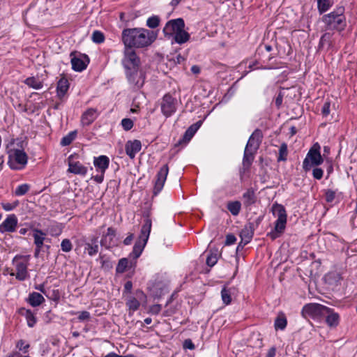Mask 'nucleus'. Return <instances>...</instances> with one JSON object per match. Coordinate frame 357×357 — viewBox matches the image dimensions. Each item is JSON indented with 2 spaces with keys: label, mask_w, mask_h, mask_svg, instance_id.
<instances>
[{
  "label": "nucleus",
  "mask_w": 357,
  "mask_h": 357,
  "mask_svg": "<svg viewBox=\"0 0 357 357\" xmlns=\"http://www.w3.org/2000/svg\"><path fill=\"white\" fill-rule=\"evenodd\" d=\"M157 34L153 31L143 28L124 29L121 39L125 46L124 56L126 51H134L132 47L143 48L151 45L156 39Z\"/></svg>",
  "instance_id": "nucleus-1"
},
{
  "label": "nucleus",
  "mask_w": 357,
  "mask_h": 357,
  "mask_svg": "<svg viewBox=\"0 0 357 357\" xmlns=\"http://www.w3.org/2000/svg\"><path fill=\"white\" fill-rule=\"evenodd\" d=\"M122 63L129 83L136 89L142 88L145 81V73L139 69L140 61L135 52L126 51Z\"/></svg>",
  "instance_id": "nucleus-2"
},
{
  "label": "nucleus",
  "mask_w": 357,
  "mask_h": 357,
  "mask_svg": "<svg viewBox=\"0 0 357 357\" xmlns=\"http://www.w3.org/2000/svg\"><path fill=\"white\" fill-rule=\"evenodd\" d=\"M344 10V7L339 6L333 12L324 15L321 21L324 23L326 29L340 32L343 31L347 26Z\"/></svg>",
  "instance_id": "nucleus-3"
},
{
  "label": "nucleus",
  "mask_w": 357,
  "mask_h": 357,
  "mask_svg": "<svg viewBox=\"0 0 357 357\" xmlns=\"http://www.w3.org/2000/svg\"><path fill=\"white\" fill-rule=\"evenodd\" d=\"M272 212L274 216L278 219L275 223V227L273 231L268 234V236L275 240L278 238L284 231L287 223V213L284 207L278 204H274L272 206Z\"/></svg>",
  "instance_id": "nucleus-4"
},
{
  "label": "nucleus",
  "mask_w": 357,
  "mask_h": 357,
  "mask_svg": "<svg viewBox=\"0 0 357 357\" xmlns=\"http://www.w3.org/2000/svg\"><path fill=\"white\" fill-rule=\"evenodd\" d=\"M151 229V220L146 219L141 229L139 239L135 242L130 257L134 259H137L142 254L149 237Z\"/></svg>",
  "instance_id": "nucleus-5"
},
{
  "label": "nucleus",
  "mask_w": 357,
  "mask_h": 357,
  "mask_svg": "<svg viewBox=\"0 0 357 357\" xmlns=\"http://www.w3.org/2000/svg\"><path fill=\"white\" fill-rule=\"evenodd\" d=\"M320 149V145L315 143L308 151L303 162V169L305 172L311 170L313 167L319 166L324 162Z\"/></svg>",
  "instance_id": "nucleus-6"
},
{
  "label": "nucleus",
  "mask_w": 357,
  "mask_h": 357,
  "mask_svg": "<svg viewBox=\"0 0 357 357\" xmlns=\"http://www.w3.org/2000/svg\"><path fill=\"white\" fill-rule=\"evenodd\" d=\"M301 313L305 318L320 321L327 313V307L319 303H308L303 306Z\"/></svg>",
  "instance_id": "nucleus-7"
},
{
  "label": "nucleus",
  "mask_w": 357,
  "mask_h": 357,
  "mask_svg": "<svg viewBox=\"0 0 357 357\" xmlns=\"http://www.w3.org/2000/svg\"><path fill=\"white\" fill-rule=\"evenodd\" d=\"M9 160L8 164L10 168L13 169H17L20 167L17 165L24 167L27 163V155L26 153L20 149H10L8 151Z\"/></svg>",
  "instance_id": "nucleus-8"
},
{
  "label": "nucleus",
  "mask_w": 357,
  "mask_h": 357,
  "mask_svg": "<svg viewBox=\"0 0 357 357\" xmlns=\"http://www.w3.org/2000/svg\"><path fill=\"white\" fill-rule=\"evenodd\" d=\"M185 28V22L183 19L177 18L168 21L163 28V33L165 38H170L180 31L181 29Z\"/></svg>",
  "instance_id": "nucleus-9"
},
{
  "label": "nucleus",
  "mask_w": 357,
  "mask_h": 357,
  "mask_svg": "<svg viewBox=\"0 0 357 357\" xmlns=\"http://www.w3.org/2000/svg\"><path fill=\"white\" fill-rule=\"evenodd\" d=\"M77 52L70 53L72 68L75 71L81 72L86 68L89 63V58L87 55Z\"/></svg>",
  "instance_id": "nucleus-10"
},
{
  "label": "nucleus",
  "mask_w": 357,
  "mask_h": 357,
  "mask_svg": "<svg viewBox=\"0 0 357 357\" xmlns=\"http://www.w3.org/2000/svg\"><path fill=\"white\" fill-rule=\"evenodd\" d=\"M261 221V218L259 217L255 222H248L246 224L243 229H242L240 236L241 238V243L243 245L248 244L253 237L255 229L259 225Z\"/></svg>",
  "instance_id": "nucleus-11"
},
{
  "label": "nucleus",
  "mask_w": 357,
  "mask_h": 357,
  "mask_svg": "<svg viewBox=\"0 0 357 357\" xmlns=\"http://www.w3.org/2000/svg\"><path fill=\"white\" fill-rule=\"evenodd\" d=\"M162 113L169 117L176 110V100L169 94H165L160 103Z\"/></svg>",
  "instance_id": "nucleus-12"
},
{
  "label": "nucleus",
  "mask_w": 357,
  "mask_h": 357,
  "mask_svg": "<svg viewBox=\"0 0 357 357\" xmlns=\"http://www.w3.org/2000/svg\"><path fill=\"white\" fill-rule=\"evenodd\" d=\"M22 259V257H15L13 260L16 273H13V275H15L16 279L20 281L24 280L28 277L27 262Z\"/></svg>",
  "instance_id": "nucleus-13"
},
{
  "label": "nucleus",
  "mask_w": 357,
  "mask_h": 357,
  "mask_svg": "<svg viewBox=\"0 0 357 357\" xmlns=\"http://www.w3.org/2000/svg\"><path fill=\"white\" fill-rule=\"evenodd\" d=\"M168 172L169 167L167 164L164 165L158 172L156 175V181L155 182V186L153 190V194L155 195H156L162 190L165 182L166 181L167 176L168 175Z\"/></svg>",
  "instance_id": "nucleus-14"
},
{
  "label": "nucleus",
  "mask_w": 357,
  "mask_h": 357,
  "mask_svg": "<svg viewBox=\"0 0 357 357\" xmlns=\"http://www.w3.org/2000/svg\"><path fill=\"white\" fill-rule=\"evenodd\" d=\"M263 139V134L260 129H256L250 135L245 148L257 151L259 148Z\"/></svg>",
  "instance_id": "nucleus-15"
},
{
  "label": "nucleus",
  "mask_w": 357,
  "mask_h": 357,
  "mask_svg": "<svg viewBox=\"0 0 357 357\" xmlns=\"http://www.w3.org/2000/svg\"><path fill=\"white\" fill-rule=\"evenodd\" d=\"M73 155H70L68 158V172L74 174H79L84 176L87 173V168L81 164L79 162L73 160Z\"/></svg>",
  "instance_id": "nucleus-16"
},
{
  "label": "nucleus",
  "mask_w": 357,
  "mask_h": 357,
  "mask_svg": "<svg viewBox=\"0 0 357 357\" xmlns=\"http://www.w3.org/2000/svg\"><path fill=\"white\" fill-rule=\"evenodd\" d=\"M17 225V218L15 215H9L0 225L1 232H13Z\"/></svg>",
  "instance_id": "nucleus-17"
},
{
  "label": "nucleus",
  "mask_w": 357,
  "mask_h": 357,
  "mask_svg": "<svg viewBox=\"0 0 357 357\" xmlns=\"http://www.w3.org/2000/svg\"><path fill=\"white\" fill-rule=\"evenodd\" d=\"M202 124V121H198L195 123L191 125L185 132L183 137L182 139H181L177 144H176V146L181 145L182 144H187L190 140L192 139V137L194 136L195 132L197 131V130L200 128V126Z\"/></svg>",
  "instance_id": "nucleus-18"
},
{
  "label": "nucleus",
  "mask_w": 357,
  "mask_h": 357,
  "mask_svg": "<svg viewBox=\"0 0 357 357\" xmlns=\"http://www.w3.org/2000/svg\"><path fill=\"white\" fill-rule=\"evenodd\" d=\"M141 149V142L137 139L127 142L125 146L126 153L131 159L135 157L136 153H138Z\"/></svg>",
  "instance_id": "nucleus-19"
},
{
  "label": "nucleus",
  "mask_w": 357,
  "mask_h": 357,
  "mask_svg": "<svg viewBox=\"0 0 357 357\" xmlns=\"http://www.w3.org/2000/svg\"><path fill=\"white\" fill-rule=\"evenodd\" d=\"M98 117L97 109L89 108L86 110L81 117V123L83 126L91 125Z\"/></svg>",
  "instance_id": "nucleus-20"
},
{
  "label": "nucleus",
  "mask_w": 357,
  "mask_h": 357,
  "mask_svg": "<svg viewBox=\"0 0 357 357\" xmlns=\"http://www.w3.org/2000/svg\"><path fill=\"white\" fill-rule=\"evenodd\" d=\"M116 236V230L112 227H109L107 233L101 239V245L107 248H109L115 245L114 238Z\"/></svg>",
  "instance_id": "nucleus-21"
},
{
  "label": "nucleus",
  "mask_w": 357,
  "mask_h": 357,
  "mask_svg": "<svg viewBox=\"0 0 357 357\" xmlns=\"http://www.w3.org/2000/svg\"><path fill=\"white\" fill-rule=\"evenodd\" d=\"M324 318L329 327H336L339 324V314L331 308L327 307V313L324 314Z\"/></svg>",
  "instance_id": "nucleus-22"
},
{
  "label": "nucleus",
  "mask_w": 357,
  "mask_h": 357,
  "mask_svg": "<svg viewBox=\"0 0 357 357\" xmlns=\"http://www.w3.org/2000/svg\"><path fill=\"white\" fill-rule=\"evenodd\" d=\"M84 245L85 250L87 251L89 256H93L98 252V245L97 244L98 238L93 237L91 240V242L86 241L85 238H83L81 240Z\"/></svg>",
  "instance_id": "nucleus-23"
},
{
  "label": "nucleus",
  "mask_w": 357,
  "mask_h": 357,
  "mask_svg": "<svg viewBox=\"0 0 357 357\" xmlns=\"http://www.w3.org/2000/svg\"><path fill=\"white\" fill-rule=\"evenodd\" d=\"M93 164L98 170H100L101 173L105 174L106 169L109 167V160L106 155H100L98 158H94Z\"/></svg>",
  "instance_id": "nucleus-24"
},
{
  "label": "nucleus",
  "mask_w": 357,
  "mask_h": 357,
  "mask_svg": "<svg viewBox=\"0 0 357 357\" xmlns=\"http://www.w3.org/2000/svg\"><path fill=\"white\" fill-rule=\"evenodd\" d=\"M69 89V82L67 79L62 77L61 78L56 86L57 96L60 100H62Z\"/></svg>",
  "instance_id": "nucleus-25"
},
{
  "label": "nucleus",
  "mask_w": 357,
  "mask_h": 357,
  "mask_svg": "<svg viewBox=\"0 0 357 357\" xmlns=\"http://www.w3.org/2000/svg\"><path fill=\"white\" fill-rule=\"evenodd\" d=\"M334 33L331 32H326L324 33L319 40L318 48L319 50L324 49L327 46L328 49L333 47V36Z\"/></svg>",
  "instance_id": "nucleus-26"
},
{
  "label": "nucleus",
  "mask_w": 357,
  "mask_h": 357,
  "mask_svg": "<svg viewBox=\"0 0 357 357\" xmlns=\"http://www.w3.org/2000/svg\"><path fill=\"white\" fill-rule=\"evenodd\" d=\"M255 153L256 151H255L250 150L246 148L245 149L243 158V165L245 169H249L250 165H252L254 160V154Z\"/></svg>",
  "instance_id": "nucleus-27"
},
{
  "label": "nucleus",
  "mask_w": 357,
  "mask_h": 357,
  "mask_svg": "<svg viewBox=\"0 0 357 357\" xmlns=\"http://www.w3.org/2000/svg\"><path fill=\"white\" fill-rule=\"evenodd\" d=\"M174 41L178 44H183L190 40V34L185 31V28L181 29L173 36Z\"/></svg>",
  "instance_id": "nucleus-28"
},
{
  "label": "nucleus",
  "mask_w": 357,
  "mask_h": 357,
  "mask_svg": "<svg viewBox=\"0 0 357 357\" xmlns=\"http://www.w3.org/2000/svg\"><path fill=\"white\" fill-rule=\"evenodd\" d=\"M243 204L245 206H250L255 203L256 197L252 188H249L243 194Z\"/></svg>",
  "instance_id": "nucleus-29"
},
{
  "label": "nucleus",
  "mask_w": 357,
  "mask_h": 357,
  "mask_svg": "<svg viewBox=\"0 0 357 357\" xmlns=\"http://www.w3.org/2000/svg\"><path fill=\"white\" fill-rule=\"evenodd\" d=\"M33 237L36 247L43 248L44 241L45 240V234L40 229H35L33 230Z\"/></svg>",
  "instance_id": "nucleus-30"
},
{
  "label": "nucleus",
  "mask_w": 357,
  "mask_h": 357,
  "mask_svg": "<svg viewBox=\"0 0 357 357\" xmlns=\"http://www.w3.org/2000/svg\"><path fill=\"white\" fill-rule=\"evenodd\" d=\"M28 301L33 307L40 305L45 301L44 297L38 292H33L29 294Z\"/></svg>",
  "instance_id": "nucleus-31"
},
{
  "label": "nucleus",
  "mask_w": 357,
  "mask_h": 357,
  "mask_svg": "<svg viewBox=\"0 0 357 357\" xmlns=\"http://www.w3.org/2000/svg\"><path fill=\"white\" fill-rule=\"evenodd\" d=\"M227 208L233 215L236 216L241 211V203L239 201L229 202Z\"/></svg>",
  "instance_id": "nucleus-32"
},
{
  "label": "nucleus",
  "mask_w": 357,
  "mask_h": 357,
  "mask_svg": "<svg viewBox=\"0 0 357 357\" xmlns=\"http://www.w3.org/2000/svg\"><path fill=\"white\" fill-rule=\"evenodd\" d=\"M234 291V288L227 289L226 287H223L221 291V297L223 303L225 305H229L231 302V295Z\"/></svg>",
  "instance_id": "nucleus-33"
},
{
  "label": "nucleus",
  "mask_w": 357,
  "mask_h": 357,
  "mask_svg": "<svg viewBox=\"0 0 357 357\" xmlns=\"http://www.w3.org/2000/svg\"><path fill=\"white\" fill-rule=\"evenodd\" d=\"M24 83L34 89H40L43 87V82L37 77H30L24 80Z\"/></svg>",
  "instance_id": "nucleus-34"
},
{
  "label": "nucleus",
  "mask_w": 357,
  "mask_h": 357,
  "mask_svg": "<svg viewBox=\"0 0 357 357\" xmlns=\"http://www.w3.org/2000/svg\"><path fill=\"white\" fill-rule=\"evenodd\" d=\"M333 3L330 0H317L318 10L320 14L327 11L331 6Z\"/></svg>",
  "instance_id": "nucleus-35"
},
{
  "label": "nucleus",
  "mask_w": 357,
  "mask_h": 357,
  "mask_svg": "<svg viewBox=\"0 0 357 357\" xmlns=\"http://www.w3.org/2000/svg\"><path fill=\"white\" fill-rule=\"evenodd\" d=\"M126 305L128 307L129 310L135 311L139 308L140 303L136 298L130 296L126 300Z\"/></svg>",
  "instance_id": "nucleus-36"
},
{
  "label": "nucleus",
  "mask_w": 357,
  "mask_h": 357,
  "mask_svg": "<svg viewBox=\"0 0 357 357\" xmlns=\"http://www.w3.org/2000/svg\"><path fill=\"white\" fill-rule=\"evenodd\" d=\"M77 136V131L74 130L64 136L61 140V145L66 146L70 145Z\"/></svg>",
  "instance_id": "nucleus-37"
},
{
  "label": "nucleus",
  "mask_w": 357,
  "mask_h": 357,
  "mask_svg": "<svg viewBox=\"0 0 357 357\" xmlns=\"http://www.w3.org/2000/svg\"><path fill=\"white\" fill-rule=\"evenodd\" d=\"M287 319L284 314L278 316L275 321V328L276 330H283L287 326Z\"/></svg>",
  "instance_id": "nucleus-38"
},
{
  "label": "nucleus",
  "mask_w": 357,
  "mask_h": 357,
  "mask_svg": "<svg viewBox=\"0 0 357 357\" xmlns=\"http://www.w3.org/2000/svg\"><path fill=\"white\" fill-rule=\"evenodd\" d=\"M287 154V145L286 143H282L279 149V155L278 157V161H286Z\"/></svg>",
  "instance_id": "nucleus-39"
},
{
  "label": "nucleus",
  "mask_w": 357,
  "mask_h": 357,
  "mask_svg": "<svg viewBox=\"0 0 357 357\" xmlns=\"http://www.w3.org/2000/svg\"><path fill=\"white\" fill-rule=\"evenodd\" d=\"M91 39L93 43L100 44L105 40V36L102 32L100 31H94L92 33Z\"/></svg>",
  "instance_id": "nucleus-40"
},
{
  "label": "nucleus",
  "mask_w": 357,
  "mask_h": 357,
  "mask_svg": "<svg viewBox=\"0 0 357 357\" xmlns=\"http://www.w3.org/2000/svg\"><path fill=\"white\" fill-rule=\"evenodd\" d=\"M25 317L27 321V325L29 327H33L36 323V318L30 310H26Z\"/></svg>",
  "instance_id": "nucleus-41"
},
{
  "label": "nucleus",
  "mask_w": 357,
  "mask_h": 357,
  "mask_svg": "<svg viewBox=\"0 0 357 357\" xmlns=\"http://www.w3.org/2000/svg\"><path fill=\"white\" fill-rule=\"evenodd\" d=\"M160 21V17L158 16L154 15L148 18L146 21V25L149 28L154 29L159 26Z\"/></svg>",
  "instance_id": "nucleus-42"
},
{
  "label": "nucleus",
  "mask_w": 357,
  "mask_h": 357,
  "mask_svg": "<svg viewBox=\"0 0 357 357\" xmlns=\"http://www.w3.org/2000/svg\"><path fill=\"white\" fill-rule=\"evenodd\" d=\"M128 260L126 258H122L119 260L117 266H116V272L117 273H123L126 270L128 267Z\"/></svg>",
  "instance_id": "nucleus-43"
},
{
  "label": "nucleus",
  "mask_w": 357,
  "mask_h": 357,
  "mask_svg": "<svg viewBox=\"0 0 357 357\" xmlns=\"http://www.w3.org/2000/svg\"><path fill=\"white\" fill-rule=\"evenodd\" d=\"M29 185L26 183L19 185L15 190V195L17 196H22L25 195L29 190Z\"/></svg>",
  "instance_id": "nucleus-44"
},
{
  "label": "nucleus",
  "mask_w": 357,
  "mask_h": 357,
  "mask_svg": "<svg viewBox=\"0 0 357 357\" xmlns=\"http://www.w3.org/2000/svg\"><path fill=\"white\" fill-rule=\"evenodd\" d=\"M61 248L63 252H68L72 250L73 245L69 239L65 238L61 241Z\"/></svg>",
  "instance_id": "nucleus-45"
},
{
  "label": "nucleus",
  "mask_w": 357,
  "mask_h": 357,
  "mask_svg": "<svg viewBox=\"0 0 357 357\" xmlns=\"http://www.w3.org/2000/svg\"><path fill=\"white\" fill-rule=\"evenodd\" d=\"M312 169L314 178L317 180L321 179L324 175V170L318 166L313 167Z\"/></svg>",
  "instance_id": "nucleus-46"
},
{
  "label": "nucleus",
  "mask_w": 357,
  "mask_h": 357,
  "mask_svg": "<svg viewBox=\"0 0 357 357\" xmlns=\"http://www.w3.org/2000/svg\"><path fill=\"white\" fill-rule=\"evenodd\" d=\"M133 121L128 118H126L122 119L121 121V126L123 128V129L126 131L130 130L133 127Z\"/></svg>",
  "instance_id": "nucleus-47"
},
{
  "label": "nucleus",
  "mask_w": 357,
  "mask_h": 357,
  "mask_svg": "<svg viewBox=\"0 0 357 357\" xmlns=\"http://www.w3.org/2000/svg\"><path fill=\"white\" fill-rule=\"evenodd\" d=\"M335 197V192L332 190H326L325 192V199L326 201L328 203L332 202Z\"/></svg>",
  "instance_id": "nucleus-48"
},
{
  "label": "nucleus",
  "mask_w": 357,
  "mask_h": 357,
  "mask_svg": "<svg viewBox=\"0 0 357 357\" xmlns=\"http://www.w3.org/2000/svg\"><path fill=\"white\" fill-rule=\"evenodd\" d=\"M218 261V258H217V256L216 255H210L207 257V259H206V264L210 266V267H212Z\"/></svg>",
  "instance_id": "nucleus-49"
},
{
  "label": "nucleus",
  "mask_w": 357,
  "mask_h": 357,
  "mask_svg": "<svg viewBox=\"0 0 357 357\" xmlns=\"http://www.w3.org/2000/svg\"><path fill=\"white\" fill-rule=\"evenodd\" d=\"M19 204L18 201H15V202L10 204V203H2V207L6 211H9L15 208Z\"/></svg>",
  "instance_id": "nucleus-50"
},
{
  "label": "nucleus",
  "mask_w": 357,
  "mask_h": 357,
  "mask_svg": "<svg viewBox=\"0 0 357 357\" xmlns=\"http://www.w3.org/2000/svg\"><path fill=\"white\" fill-rule=\"evenodd\" d=\"M77 314H79L77 318L80 321L89 320L91 317L90 313L87 311H82L80 312H77Z\"/></svg>",
  "instance_id": "nucleus-51"
},
{
  "label": "nucleus",
  "mask_w": 357,
  "mask_h": 357,
  "mask_svg": "<svg viewBox=\"0 0 357 357\" xmlns=\"http://www.w3.org/2000/svg\"><path fill=\"white\" fill-rule=\"evenodd\" d=\"M331 103L328 101L324 102L321 108V114L324 116H326L330 114Z\"/></svg>",
  "instance_id": "nucleus-52"
},
{
  "label": "nucleus",
  "mask_w": 357,
  "mask_h": 357,
  "mask_svg": "<svg viewBox=\"0 0 357 357\" xmlns=\"http://www.w3.org/2000/svg\"><path fill=\"white\" fill-rule=\"evenodd\" d=\"M183 346L184 349H188L190 350L195 349V344H193V342H192V340L190 339H186L183 342Z\"/></svg>",
  "instance_id": "nucleus-53"
},
{
  "label": "nucleus",
  "mask_w": 357,
  "mask_h": 357,
  "mask_svg": "<svg viewBox=\"0 0 357 357\" xmlns=\"http://www.w3.org/2000/svg\"><path fill=\"white\" fill-rule=\"evenodd\" d=\"M236 241V238L233 234H227L226 236L225 244L227 245L234 244Z\"/></svg>",
  "instance_id": "nucleus-54"
},
{
  "label": "nucleus",
  "mask_w": 357,
  "mask_h": 357,
  "mask_svg": "<svg viewBox=\"0 0 357 357\" xmlns=\"http://www.w3.org/2000/svg\"><path fill=\"white\" fill-rule=\"evenodd\" d=\"M161 309H162V307H161L160 305L155 304L151 307L150 312H151V313H152L153 314H158L161 311Z\"/></svg>",
  "instance_id": "nucleus-55"
},
{
  "label": "nucleus",
  "mask_w": 357,
  "mask_h": 357,
  "mask_svg": "<svg viewBox=\"0 0 357 357\" xmlns=\"http://www.w3.org/2000/svg\"><path fill=\"white\" fill-rule=\"evenodd\" d=\"M17 347L20 349V350H23L24 353H26L27 351V349L29 347V344H25L24 345V342L23 340H20L17 344Z\"/></svg>",
  "instance_id": "nucleus-56"
},
{
  "label": "nucleus",
  "mask_w": 357,
  "mask_h": 357,
  "mask_svg": "<svg viewBox=\"0 0 357 357\" xmlns=\"http://www.w3.org/2000/svg\"><path fill=\"white\" fill-rule=\"evenodd\" d=\"M282 100H283V95L282 94V93H279V94L278 95V96L276 97L275 100V106L277 107V108L280 107V106L282 103Z\"/></svg>",
  "instance_id": "nucleus-57"
},
{
  "label": "nucleus",
  "mask_w": 357,
  "mask_h": 357,
  "mask_svg": "<svg viewBox=\"0 0 357 357\" xmlns=\"http://www.w3.org/2000/svg\"><path fill=\"white\" fill-rule=\"evenodd\" d=\"M132 288V283L131 281H127L124 285L123 294L130 293Z\"/></svg>",
  "instance_id": "nucleus-58"
},
{
  "label": "nucleus",
  "mask_w": 357,
  "mask_h": 357,
  "mask_svg": "<svg viewBox=\"0 0 357 357\" xmlns=\"http://www.w3.org/2000/svg\"><path fill=\"white\" fill-rule=\"evenodd\" d=\"M102 267L105 269H110L112 267V264L109 260H104L101 258Z\"/></svg>",
  "instance_id": "nucleus-59"
},
{
  "label": "nucleus",
  "mask_w": 357,
  "mask_h": 357,
  "mask_svg": "<svg viewBox=\"0 0 357 357\" xmlns=\"http://www.w3.org/2000/svg\"><path fill=\"white\" fill-rule=\"evenodd\" d=\"M134 235L132 234H129L123 241V243L126 245H130L133 240Z\"/></svg>",
  "instance_id": "nucleus-60"
},
{
  "label": "nucleus",
  "mask_w": 357,
  "mask_h": 357,
  "mask_svg": "<svg viewBox=\"0 0 357 357\" xmlns=\"http://www.w3.org/2000/svg\"><path fill=\"white\" fill-rule=\"evenodd\" d=\"M93 180L98 183H101L104 178V174L101 173L100 175H96L93 177Z\"/></svg>",
  "instance_id": "nucleus-61"
},
{
  "label": "nucleus",
  "mask_w": 357,
  "mask_h": 357,
  "mask_svg": "<svg viewBox=\"0 0 357 357\" xmlns=\"http://www.w3.org/2000/svg\"><path fill=\"white\" fill-rule=\"evenodd\" d=\"M275 352H276V349H275V347H271V348L268 350V353H267V354H266V357H274V356H275Z\"/></svg>",
  "instance_id": "nucleus-62"
},
{
  "label": "nucleus",
  "mask_w": 357,
  "mask_h": 357,
  "mask_svg": "<svg viewBox=\"0 0 357 357\" xmlns=\"http://www.w3.org/2000/svg\"><path fill=\"white\" fill-rule=\"evenodd\" d=\"M191 71L194 74H199L200 73V68L198 66H192L191 68Z\"/></svg>",
  "instance_id": "nucleus-63"
},
{
  "label": "nucleus",
  "mask_w": 357,
  "mask_h": 357,
  "mask_svg": "<svg viewBox=\"0 0 357 357\" xmlns=\"http://www.w3.org/2000/svg\"><path fill=\"white\" fill-rule=\"evenodd\" d=\"M103 357H121V356L116 354V353L111 352V353H109L108 354H107L106 356H105Z\"/></svg>",
  "instance_id": "nucleus-64"
}]
</instances>
